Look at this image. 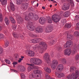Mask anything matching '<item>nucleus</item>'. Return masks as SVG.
<instances>
[{"instance_id":"30","label":"nucleus","mask_w":79,"mask_h":79,"mask_svg":"<svg viewBox=\"0 0 79 79\" xmlns=\"http://www.w3.org/2000/svg\"><path fill=\"white\" fill-rule=\"evenodd\" d=\"M9 19L10 20L11 22L12 23H16V21H15V20L12 17H10L9 18Z\"/></svg>"},{"instance_id":"15","label":"nucleus","mask_w":79,"mask_h":79,"mask_svg":"<svg viewBox=\"0 0 79 79\" xmlns=\"http://www.w3.org/2000/svg\"><path fill=\"white\" fill-rule=\"evenodd\" d=\"M28 55L30 56H35V53L33 51L30 50L28 51Z\"/></svg>"},{"instance_id":"63","label":"nucleus","mask_w":79,"mask_h":79,"mask_svg":"<svg viewBox=\"0 0 79 79\" xmlns=\"http://www.w3.org/2000/svg\"><path fill=\"white\" fill-rule=\"evenodd\" d=\"M4 33L6 35H7V31H4Z\"/></svg>"},{"instance_id":"45","label":"nucleus","mask_w":79,"mask_h":79,"mask_svg":"<svg viewBox=\"0 0 79 79\" xmlns=\"http://www.w3.org/2000/svg\"><path fill=\"white\" fill-rule=\"evenodd\" d=\"M42 40L41 39H36V43H39V42H40Z\"/></svg>"},{"instance_id":"52","label":"nucleus","mask_w":79,"mask_h":79,"mask_svg":"<svg viewBox=\"0 0 79 79\" xmlns=\"http://www.w3.org/2000/svg\"><path fill=\"white\" fill-rule=\"evenodd\" d=\"M68 1L71 4L72 3L73 5H74V2H73V0H69Z\"/></svg>"},{"instance_id":"56","label":"nucleus","mask_w":79,"mask_h":79,"mask_svg":"<svg viewBox=\"0 0 79 79\" xmlns=\"http://www.w3.org/2000/svg\"><path fill=\"white\" fill-rule=\"evenodd\" d=\"M32 37H34V38H35V37H37V35H34V34H31Z\"/></svg>"},{"instance_id":"24","label":"nucleus","mask_w":79,"mask_h":79,"mask_svg":"<svg viewBox=\"0 0 79 79\" xmlns=\"http://www.w3.org/2000/svg\"><path fill=\"white\" fill-rule=\"evenodd\" d=\"M66 43L67 44L69 48L71 47H72V46L73 45V42L71 40L68 41L66 42Z\"/></svg>"},{"instance_id":"4","label":"nucleus","mask_w":79,"mask_h":79,"mask_svg":"<svg viewBox=\"0 0 79 79\" xmlns=\"http://www.w3.org/2000/svg\"><path fill=\"white\" fill-rule=\"evenodd\" d=\"M52 19L55 23H58L60 20V17L57 15L54 14L52 16Z\"/></svg>"},{"instance_id":"27","label":"nucleus","mask_w":79,"mask_h":79,"mask_svg":"<svg viewBox=\"0 0 79 79\" xmlns=\"http://www.w3.org/2000/svg\"><path fill=\"white\" fill-rule=\"evenodd\" d=\"M0 1L2 5H5L7 3V0H0Z\"/></svg>"},{"instance_id":"55","label":"nucleus","mask_w":79,"mask_h":79,"mask_svg":"<svg viewBox=\"0 0 79 79\" xmlns=\"http://www.w3.org/2000/svg\"><path fill=\"white\" fill-rule=\"evenodd\" d=\"M23 59H21V58H19V60H18V63H21V61H23Z\"/></svg>"},{"instance_id":"17","label":"nucleus","mask_w":79,"mask_h":79,"mask_svg":"<svg viewBox=\"0 0 79 79\" xmlns=\"http://www.w3.org/2000/svg\"><path fill=\"white\" fill-rule=\"evenodd\" d=\"M42 60L38 58H37L35 62V65H39V64H42Z\"/></svg>"},{"instance_id":"38","label":"nucleus","mask_w":79,"mask_h":79,"mask_svg":"<svg viewBox=\"0 0 79 79\" xmlns=\"http://www.w3.org/2000/svg\"><path fill=\"white\" fill-rule=\"evenodd\" d=\"M16 27H17V25L16 24H13L12 26V28L14 30H16Z\"/></svg>"},{"instance_id":"12","label":"nucleus","mask_w":79,"mask_h":79,"mask_svg":"<svg viewBox=\"0 0 79 79\" xmlns=\"http://www.w3.org/2000/svg\"><path fill=\"white\" fill-rule=\"evenodd\" d=\"M56 75L57 77H59L60 78L63 77L64 76V73H60L58 71H56Z\"/></svg>"},{"instance_id":"37","label":"nucleus","mask_w":79,"mask_h":79,"mask_svg":"<svg viewBox=\"0 0 79 79\" xmlns=\"http://www.w3.org/2000/svg\"><path fill=\"white\" fill-rule=\"evenodd\" d=\"M75 67H70V72H73V71H74V70H75Z\"/></svg>"},{"instance_id":"20","label":"nucleus","mask_w":79,"mask_h":79,"mask_svg":"<svg viewBox=\"0 0 79 79\" xmlns=\"http://www.w3.org/2000/svg\"><path fill=\"white\" fill-rule=\"evenodd\" d=\"M77 45L75 44L73 47V54H75L76 53V52H77Z\"/></svg>"},{"instance_id":"6","label":"nucleus","mask_w":79,"mask_h":79,"mask_svg":"<svg viewBox=\"0 0 79 79\" xmlns=\"http://www.w3.org/2000/svg\"><path fill=\"white\" fill-rule=\"evenodd\" d=\"M58 64V61L56 60H53L52 61V63L51 64V66L52 69H55Z\"/></svg>"},{"instance_id":"31","label":"nucleus","mask_w":79,"mask_h":79,"mask_svg":"<svg viewBox=\"0 0 79 79\" xmlns=\"http://www.w3.org/2000/svg\"><path fill=\"white\" fill-rule=\"evenodd\" d=\"M4 21L7 25H8V24H9V23H10V21H9V20H8V19L6 17L5 18Z\"/></svg>"},{"instance_id":"11","label":"nucleus","mask_w":79,"mask_h":79,"mask_svg":"<svg viewBox=\"0 0 79 79\" xmlns=\"http://www.w3.org/2000/svg\"><path fill=\"white\" fill-rule=\"evenodd\" d=\"M72 53V51L70 49H66L64 51V53L66 55L69 56Z\"/></svg>"},{"instance_id":"2","label":"nucleus","mask_w":79,"mask_h":79,"mask_svg":"<svg viewBox=\"0 0 79 79\" xmlns=\"http://www.w3.org/2000/svg\"><path fill=\"white\" fill-rule=\"evenodd\" d=\"M39 46L36 45V46L39 47V51L41 53H42L44 52L47 49V46L45 42H41L39 44Z\"/></svg>"},{"instance_id":"28","label":"nucleus","mask_w":79,"mask_h":79,"mask_svg":"<svg viewBox=\"0 0 79 79\" xmlns=\"http://www.w3.org/2000/svg\"><path fill=\"white\" fill-rule=\"evenodd\" d=\"M10 6L12 11H15V6L14 4L11 2L10 3Z\"/></svg>"},{"instance_id":"35","label":"nucleus","mask_w":79,"mask_h":79,"mask_svg":"<svg viewBox=\"0 0 79 79\" xmlns=\"http://www.w3.org/2000/svg\"><path fill=\"white\" fill-rule=\"evenodd\" d=\"M28 16H29V17L31 19H32V18L34 16V15H33V13H32L30 12L28 14Z\"/></svg>"},{"instance_id":"44","label":"nucleus","mask_w":79,"mask_h":79,"mask_svg":"<svg viewBox=\"0 0 79 79\" xmlns=\"http://www.w3.org/2000/svg\"><path fill=\"white\" fill-rule=\"evenodd\" d=\"M21 76L23 79H25V77H26V76H25V75L24 74V73H21Z\"/></svg>"},{"instance_id":"48","label":"nucleus","mask_w":79,"mask_h":79,"mask_svg":"<svg viewBox=\"0 0 79 79\" xmlns=\"http://www.w3.org/2000/svg\"><path fill=\"white\" fill-rule=\"evenodd\" d=\"M64 47L66 48H69V46L68 45V44L67 43L64 44Z\"/></svg>"},{"instance_id":"53","label":"nucleus","mask_w":79,"mask_h":79,"mask_svg":"<svg viewBox=\"0 0 79 79\" xmlns=\"http://www.w3.org/2000/svg\"><path fill=\"white\" fill-rule=\"evenodd\" d=\"M2 20V14L0 12V21Z\"/></svg>"},{"instance_id":"29","label":"nucleus","mask_w":79,"mask_h":79,"mask_svg":"<svg viewBox=\"0 0 79 79\" xmlns=\"http://www.w3.org/2000/svg\"><path fill=\"white\" fill-rule=\"evenodd\" d=\"M60 61L61 62H62L63 64H66V60L64 58H62L60 59Z\"/></svg>"},{"instance_id":"32","label":"nucleus","mask_w":79,"mask_h":79,"mask_svg":"<svg viewBox=\"0 0 79 79\" xmlns=\"http://www.w3.org/2000/svg\"><path fill=\"white\" fill-rule=\"evenodd\" d=\"M19 69L21 71L23 72L26 69H25V67H24L23 66H21L19 67Z\"/></svg>"},{"instance_id":"64","label":"nucleus","mask_w":79,"mask_h":79,"mask_svg":"<svg viewBox=\"0 0 79 79\" xmlns=\"http://www.w3.org/2000/svg\"><path fill=\"white\" fill-rule=\"evenodd\" d=\"M77 48L79 50V44H78L77 45Z\"/></svg>"},{"instance_id":"39","label":"nucleus","mask_w":79,"mask_h":79,"mask_svg":"<svg viewBox=\"0 0 79 79\" xmlns=\"http://www.w3.org/2000/svg\"><path fill=\"white\" fill-rule=\"evenodd\" d=\"M9 44V41L7 40H6L5 41V45L6 47H7L8 46V45Z\"/></svg>"},{"instance_id":"50","label":"nucleus","mask_w":79,"mask_h":79,"mask_svg":"<svg viewBox=\"0 0 79 79\" xmlns=\"http://www.w3.org/2000/svg\"><path fill=\"white\" fill-rule=\"evenodd\" d=\"M55 40H52L50 42V44L51 45H52L53 44V43H55Z\"/></svg>"},{"instance_id":"54","label":"nucleus","mask_w":79,"mask_h":79,"mask_svg":"<svg viewBox=\"0 0 79 79\" xmlns=\"http://www.w3.org/2000/svg\"><path fill=\"white\" fill-rule=\"evenodd\" d=\"M3 48H0V54H2V53H3Z\"/></svg>"},{"instance_id":"41","label":"nucleus","mask_w":79,"mask_h":79,"mask_svg":"<svg viewBox=\"0 0 79 79\" xmlns=\"http://www.w3.org/2000/svg\"><path fill=\"white\" fill-rule=\"evenodd\" d=\"M75 36H79V32L77 31H75L73 34Z\"/></svg>"},{"instance_id":"61","label":"nucleus","mask_w":79,"mask_h":79,"mask_svg":"<svg viewBox=\"0 0 79 79\" xmlns=\"http://www.w3.org/2000/svg\"><path fill=\"white\" fill-rule=\"evenodd\" d=\"M13 72H15V73L17 72V71L15 70H13Z\"/></svg>"},{"instance_id":"3","label":"nucleus","mask_w":79,"mask_h":79,"mask_svg":"<svg viewBox=\"0 0 79 79\" xmlns=\"http://www.w3.org/2000/svg\"><path fill=\"white\" fill-rule=\"evenodd\" d=\"M79 76V71L76 70L75 74L73 73L72 74L68 75L67 76V78L68 79H77Z\"/></svg>"},{"instance_id":"59","label":"nucleus","mask_w":79,"mask_h":79,"mask_svg":"<svg viewBox=\"0 0 79 79\" xmlns=\"http://www.w3.org/2000/svg\"><path fill=\"white\" fill-rule=\"evenodd\" d=\"M13 64H18V63L17 62H14L13 63Z\"/></svg>"},{"instance_id":"46","label":"nucleus","mask_w":79,"mask_h":79,"mask_svg":"<svg viewBox=\"0 0 79 79\" xmlns=\"http://www.w3.org/2000/svg\"><path fill=\"white\" fill-rule=\"evenodd\" d=\"M16 2L17 5H19L21 3V0H16Z\"/></svg>"},{"instance_id":"58","label":"nucleus","mask_w":79,"mask_h":79,"mask_svg":"<svg viewBox=\"0 0 79 79\" xmlns=\"http://www.w3.org/2000/svg\"><path fill=\"white\" fill-rule=\"evenodd\" d=\"M19 55H18V54H16V56H15V58H19Z\"/></svg>"},{"instance_id":"22","label":"nucleus","mask_w":79,"mask_h":79,"mask_svg":"<svg viewBox=\"0 0 79 79\" xmlns=\"http://www.w3.org/2000/svg\"><path fill=\"white\" fill-rule=\"evenodd\" d=\"M45 71L47 72V73H50L52 72V70L50 68L48 67H46L44 68Z\"/></svg>"},{"instance_id":"34","label":"nucleus","mask_w":79,"mask_h":79,"mask_svg":"<svg viewBox=\"0 0 79 79\" xmlns=\"http://www.w3.org/2000/svg\"><path fill=\"white\" fill-rule=\"evenodd\" d=\"M65 27H67V28L69 29L71 27V25L70 24L66 23L65 24Z\"/></svg>"},{"instance_id":"43","label":"nucleus","mask_w":79,"mask_h":79,"mask_svg":"<svg viewBox=\"0 0 79 79\" xmlns=\"http://www.w3.org/2000/svg\"><path fill=\"white\" fill-rule=\"evenodd\" d=\"M61 22L62 24H65V23H66V19H63L61 20Z\"/></svg>"},{"instance_id":"21","label":"nucleus","mask_w":79,"mask_h":79,"mask_svg":"<svg viewBox=\"0 0 79 79\" xmlns=\"http://www.w3.org/2000/svg\"><path fill=\"white\" fill-rule=\"evenodd\" d=\"M39 23L41 24H44L45 23V20H44V18L43 17H41L39 19Z\"/></svg>"},{"instance_id":"49","label":"nucleus","mask_w":79,"mask_h":79,"mask_svg":"<svg viewBox=\"0 0 79 79\" xmlns=\"http://www.w3.org/2000/svg\"><path fill=\"white\" fill-rule=\"evenodd\" d=\"M4 36L3 34L1 33H0V39H3L4 38Z\"/></svg>"},{"instance_id":"8","label":"nucleus","mask_w":79,"mask_h":79,"mask_svg":"<svg viewBox=\"0 0 79 79\" xmlns=\"http://www.w3.org/2000/svg\"><path fill=\"white\" fill-rule=\"evenodd\" d=\"M13 35L15 38L18 39H22V38H23L24 37V36L21 34H17L14 33Z\"/></svg>"},{"instance_id":"9","label":"nucleus","mask_w":79,"mask_h":79,"mask_svg":"<svg viewBox=\"0 0 79 79\" xmlns=\"http://www.w3.org/2000/svg\"><path fill=\"white\" fill-rule=\"evenodd\" d=\"M44 59L48 63L50 62V58H49L48 54V53L45 54V56L44 57Z\"/></svg>"},{"instance_id":"42","label":"nucleus","mask_w":79,"mask_h":79,"mask_svg":"<svg viewBox=\"0 0 79 79\" xmlns=\"http://www.w3.org/2000/svg\"><path fill=\"white\" fill-rule=\"evenodd\" d=\"M48 23L49 24L52 23V19L50 18H49V19L48 20Z\"/></svg>"},{"instance_id":"36","label":"nucleus","mask_w":79,"mask_h":79,"mask_svg":"<svg viewBox=\"0 0 79 79\" xmlns=\"http://www.w3.org/2000/svg\"><path fill=\"white\" fill-rule=\"evenodd\" d=\"M25 20H27V21H29V20L31 19L28 15H26L25 17Z\"/></svg>"},{"instance_id":"18","label":"nucleus","mask_w":79,"mask_h":79,"mask_svg":"<svg viewBox=\"0 0 79 79\" xmlns=\"http://www.w3.org/2000/svg\"><path fill=\"white\" fill-rule=\"evenodd\" d=\"M63 68H64V67H63V64H59L57 65V69L59 71H62L63 69Z\"/></svg>"},{"instance_id":"40","label":"nucleus","mask_w":79,"mask_h":79,"mask_svg":"<svg viewBox=\"0 0 79 79\" xmlns=\"http://www.w3.org/2000/svg\"><path fill=\"white\" fill-rule=\"evenodd\" d=\"M5 61L7 64H10L11 63L10 61L8 59H5Z\"/></svg>"},{"instance_id":"14","label":"nucleus","mask_w":79,"mask_h":79,"mask_svg":"<svg viewBox=\"0 0 79 79\" xmlns=\"http://www.w3.org/2000/svg\"><path fill=\"white\" fill-rule=\"evenodd\" d=\"M16 18L19 23H23V18L19 15H16Z\"/></svg>"},{"instance_id":"19","label":"nucleus","mask_w":79,"mask_h":79,"mask_svg":"<svg viewBox=\"0 0 79 79\" xmlns=\"http://www.w3.org/2000/svg\"><path fill=\"white\" fill-rule=\"evenodd\" d=\"M37 60V58L33 57L32 58H31L30 59V61L31 63H33L35 64V62H36V61Z\"/></svg>"},{"instance_id":"60","label":"nucleus","mask_w":79,"mask_h":79,"mask_svg":"<svg viewBox=\"0 0 79 79\" xmlns=\"http://www.w3.org/2000/svg\"><path fill=\"white\" fill-rule=\"evenodd\" d=\"M21 59H22V60H23V58H24V56H21Z\"/></svg>"},{"instance_id":"16","label":"nucleus","mask_w":79,"mask_h":79,"mask_svg":"<svg viewBox=\"0 0 79 79\" xmlns=\"http://www.w3.org/2000/svg\"><path fill=\"white\" fill-rule=\"evenodd\" d=\"M62 8L63 10H68L69 8V5L66 4L62 6Z\"/></svg>"},{"instance_id":"13","label":"nucleus","mask_w":79,"mask_h":79,"mask_svg":"<svg viewBox=\"0 0 79 79\" xmlns=\"http://www.w3.org/2000/svg\"><path fill=\"white\" fill-rule=\"evenodd\" d=\"M35 31L36 33H42L43 31V29L40 27H37L35 29Z\"/></svg>"},{"instance_id":"47","label":"nucleus","mask_w":79,"mask_h":79,"mask_svg":"<svg viewBox=\"0 0 79 79\" xmlns=\"http://www.w3.org/2000/svg\"><path fill=\"white\" fill-rule=\"evenodd\" d=\"M79 59V55H77L75 57V60H77Z\"/></svg>"},{"instance_id":"10","label":"nucleus","mask_w":79,"mask_h":79,"mask_svg":"<svg viewBox=\"0 0 79 79\" xmlns=\"http://www.w3.org/2000/svg\"><path fill=\"white\" fill-rule=\"evenodd\" d=\"M53 30V27L50 25H49L45 29V31L46 33H48L52 31Z\"/></svg>"},{"instance_id":"25","label":"nucleus","mask_w":79,"mask_h":79,"mask_svg":"<svg viewBox=\"0 0 79 79\" xmlns=\"http://www.w3.org/2000/svg\"><path fill=\"white\" fill-rule=\"evenodd\" d=\"M23 8L24 10H26L28 8V4L24 3L23 6Z\"/></svg>"},{"instance_id":"33","label":"nucleus","mask_w":79,"mask_h":79,"mask_svg":"<svg viewBox=\"0 0 79 79\" xmlns=\"http://www.w3.org/2000/svg\"><path fill=\"white\" fill-rule=\"evenodd\" d=\"M67 38L69 39H73V35H68L67 37Z\"/></svg>"},{"instance_id":"57","label":"nucleus","mask_w":79,"mask_h":79,"mask_svg":"<svg viewBox=\"0 0 79 79\" xmlns=\"http://www.w3.org/2000/svg\"><path fill=\"white\" fill-rule=\"evenodd\" d=\"M77 29H79V22L77 24Z\"/></svg>"},{"instance_id":"7","label":"nucleus","mask_w":79,"mask_h":79,"mask_svg":"<svg viewBox=\"0 0 79 79\" xmlns=\"http://www.w3.org/2000/svg\"><path fill=\"white\" fill-rule=\"evenodd\" d=\"M26 64L27 65H28V66H30L28 67L27 69L28 71H29V72L32 71V69H37V67L35 66L34 65L32 64H29L27 63Z\"/></svg>"},{"instance_id":"23","label":"nucleus","mask_w":79,"mask_h":79,"mask_svg":"<svg viewBox=\"0 0 79 79\" xmlns=\"http://www.w3.org/2000/svg\"><path fill=\"white\" fill-rule=\"evenodd\" d=\"M70 14L71 13L69 11H67L64 14V17H68L70 16Z\"/></svg>"},{"instance_id":"1","label":"nucleus","mask_w":79,"mask_h":79,"mask_svg":"<svg viewBox=\"0 0 79 79\" xmlns=\"http://www.w3.org/2000/svg\"><path fill=\"white\" fill-rule=\"evenodd\" d=\"M34 73L31 72V74L29 76V78H36V79H41L42 76H41V72L40 71L37 70H35Z\"/></svg>"},{"instance_id":"51","label":"nucleus","mask_w":79,"mask_h":79,"mask_svg":"<svg viewBox=\"0 0 79 79\" xmlns=\"http://www.w3.org/2000/svg\"><path fill=\"white\" fill-rule=\"evenodd\" d=\"M31 42H32V43H33V44H35L36 42V39H34L33 40H32Z\"/></svg>"},{"instance_id":"5","label":"nucleus","mask_w":79,"mask_h":79,"mask_svg":"<svg viewBox=\"0 0 79 79\" xmlns=\"http://www.w3.org/2000/svg\"><path fill=\"white\" fill-rule=\"evenodd\" d=\"M27 27L29 30L33 31L34 29H35V27L34 26L32 25V23L31 22H30L27 25Z\"/></svg>"},{"instance_id":"62","label":"nucleus","mask_w":79,"mask_h":79,"mask_svg":"<svg viewBox=\"0 0 79 79\" xmlns=\"http://www.w3.org/2000/svg\"><path fill=\"white\" fill-rule=\"evenodd\" d=\"M50 54L51 55H53V52H51Z\"/></svg>"},{"instance_id":"26","label":"nucleus","mask_w":79,"mask_h":79,"mask_svg":"<svg viewBox=\"0 0 79 79\" xmlns=\"http://www.w3.org/2000/svg\"><path fill=\"white\" fill-rule=\"evenodd\" d=\"M38 19L39 16L37 15H34L31 19H33V20H35V21H36V20H37V19Z\"/></svg>"}]
</instances>
